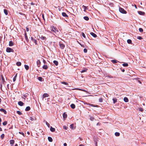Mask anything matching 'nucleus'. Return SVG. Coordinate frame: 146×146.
<instances>
[{
  "instance_id": "21",
  "label": "nucleus",
  "mask_w": 146,
  "mask_h": 146,
  "mask_svg": "<svg viewBox=\"0 0 146 146\" xmlns=\"http://www.w3.org/2000/svg\"><path fill=\"white\" fill-rule=\"evenodd\" d=\"M48 140L50 142H52V138L50 137H48Z\"/></svg>"
},
{
  "instance_id": "40",
  "label": "nucleus",
  "mask_w": 146,
  "mask_h": 146,
  "mask_svg": "<svg viewBox=\"0 0 146 146\" xmlns=\"http://www.w3.org/2000/svg\"><path fill=\"white\" fill-rule=\"evenodd\" d=\"M139 31L141 32H143V30L141 28H139Z\"/></svg>"
},
{
  "instance_id": "13",
  "label": "nucleus",
  "mask_w": 146,
  "mask_h": 146,
  "mask_svg": "<svg viewBox=\"0 0 146 146\" xmlns=\"http://www.w3.org/2000/svg\"><path fill=\"white\" fill-rule=\"evenodd\" d=\"M62 15L64 17H68V16L67 15V14L64 12H63L62 13Z\"/></svg>"
},
{
  "instance_id": "5",
  "label": "nucleus",
  "mask_w": 146,
  "mask_h": 146,
  "mask_svg": "<svg viewBox=\"0 0 146 146\" xmlns=\"http://www.w3.org/2000/svg\"><path fill=\"white\" fill-rule=\"evenodd\" d=\"M37 65L38 67H40L41 64V62L39 60H38L36 62Z\"/></svg>"
},
{
  "instance_id": "51",
  "label": "nucleus",
  "mask_w": 146,
  "mask_h": 146,
  "mask_svg": "<svg viewBox=\"0 0 146 146\" xmlns=\"http://www.w3.org/2000/svg\"><path fill=\"white\" fill-rule=\"evenodd\" d=\"M82 36L84 37V38H85V35L83 33H82Z\"/></svg>"
},
{
  "instance_id": "19",
  "label": "nucleus",
  "mask_w": 146,
  "mask_h": 146,
  "mask_svg": "<svg viewBox=\"0 0 146 146\" xmlns=\"http://www.w3.org/2000/svg\"><path fill=\"white\" fill-rule=\"evenodd\" d=\"M113 104H115L117 102V99L116 98H113L112 99Z\"/></svg>"
},
{
  "instance_id": "54",
  "label": "nucleus",
  "mask_w": 146,
  "mask_h": 146,
  "mask_svg": "<svg viewBox=\"0 0 146 146\" xmlns=\"http://www.w3.org/2000/svg\"><path fill=\"white\" fill-rule=\"evenodd\" d=\"M90 119L92 121H93V120L94 119V118H93V117H91L90 118Z\"/></svg>"
},
{
  "instance_id": "36",
  "label": "nucleus",
  "mask_w": 146,
  "mask_h": 146,
  "mask_svg": "<svg viewBox=\"0 0 146 146\" xmlns=\"http://www.w3.org/2000/svg\"><path fill=\"white\" fill-rule=\"evenodd\" d=\"M62 83L63 84L66 85H67L68 84V83H67V82H62Z\"/></svg>"
},
{
  "instance_id": "41",
  "label": "nucleus",
  "mask_w": 146,
  "mask_h": 146,
  "mask_svg": "<svg viewBox=\"0 0 146 146\" xmlns=\"http://www.w3.org/2000/svg\"><path fill=\"white\" fill-rule=\"evenodd\" d=\"M89 105L90 106H92V107H97V106H95V105H94V104H89Z\"/></svg>"
},
{
  "instance_id": "56",
  "label": "nucleus",
  "mask_w": 146,
  "mask_h": 146,
  "mask_svg": "<svg viewBox=\"0 0 146 146\" xmlns=\"http://www.w3.org/2000/svg\"><path fill=\"white\" fill-rule=\"evenodd\" d=\"M26 30L27 31H29V28L28 27H26Z\"/></svg>"
},
{
  "instance_id": "20",
  "label": "nucleus",
  "mask_w": 146,
  "mask_h": 146,
  "mask_svg": "<svg viewBox=\"0 0 146 146\" xmlns=\"http://www.w3.org/2000/svg\"><path fill=\"white\" fill-rule=\"evenodd\" d=\"M30 109V108L29 106L27 107L25 109L26 111H28Z\"/></svg>"
},
{
  "instance_id": "53",
  "label": "nucleus",
  "mask_w": 146,
  "mask_h": 146,
  "mask_svg": "<svg viewBox=\"0 0 146 146\" xmlns=\"http://www.w3.org/2000/svg\"><path fill=\"white\" fill-rule=\"evenodd\" d=\"M16 78L14 77L13 78V82H15V80H16Z\"/></svg>"
},
{
  "instance_id": "55",
  "label": "nucleus",
  "mask_w": 146,
  "mask_h": 146,
  "mask_svg": "<svg viewBox=\"0 0 146 146\" xmlns=\"http://www.w3.org/2000/svg\"><path fill=\"white\" fill-rule=\"evenodd\" d=\"M84 104H86V105H89V104H90L88 103L87 102H84Z\"/></svg>"
},
{
  "instance_id": "50",
  "label": "nucleus",
  "mask_w": 146,
  "mask_h": 146,
  "mask_svg": "<svg viewBox=\"0 0 146 146\" xmlns=\"http://www.w3.org/2000/svg\"><path fill=\"white\" fill-rule=\"evenodd\" d=\"M53 27H54V26H53ZM54 30H55V29L54 28H52L51 29V31L52 32H54Z\"/></svg>"
},
{
  "instance_id": "4",
  "label": "nucleus",
  "mask_w": 146,
  "mask_h": 146,
  "mask_svg": "<svg viewBox=\"0 0 146 146\" xmlns=\"http://www.w3.org/2000/svg\"><path fill=\"white\" fill-rule=\"evenodd\" d=\"M49 96V95L47 93H44L42 96V98H44L46 97H48Z\"/></svg>"
},
{
  "instance_id": "11",
  "label": "nucleus",
  "mask_w": 146,
  "mask_h": 146,
  "mask_svg": "<svg viewBox=\"0 0 146 146\" xmlns=\"http://www.w3.org/2000/svg\"><path fill=\"white\" fill-rule=\"evenodd\" d=\"M63 116L64 119H65L67 117V114L65 113H64L63 114Z\"/></svg>"
},
{
  "instance_id": "17",
  "label": "nucleus",
  "mask_w": 146,
  "mask_h": 146,
  "mask_svg": "<svg viewBox=\"0 0 146 146\" xmlns=\"http://www.w3.org/2000/svg\"><path fill=\"white\" fill-rule=\"evenodd\" d=\"M24 66H25V69L26 70H28L29 69V67L28 65H25Z\"/></svg>"
},
{
  "instance_id": "23",
  "label": "nucleus",
  "mask_w": 146,
  "mask_h": 146,
  "mask_svg": "<svg viewBox=\"0 0 146 146\" xmlns=\"http://www.w3.org/2000/svg\"><path fill=\"white\" fill-rule=\"evenodd\" d=\"M84 19L86 21H88L89 19V18L88 17L85 16L84 17Z\"/></svg>"
},
{
  "instance_id": "29",
  "label": "nucleus",
  "mask_w": 146,
  "mask_h": 146,
  "mask_svg": "<svg viewBox=\"0 0 146 146\" xmlns=\"http://www.w3.org/2000/svg\"><path fill=\"white\" fill-rule=\"evenodd\" d=\"M123 66L124 67H127L128 66V64L127 63H124L123 64Z\"/></svg>"
},
{
  "instance_id": "22",
  "label": "nucleus",
  "mask_w": 146,
  "mask_h": 146,
  "mask_svg": "<svg viewBox=\"0 0 146 146\" xmlns=\"http://www.w3.org/2000/svg\"><path fill=\"white\" fill-rule=\"evenodd\" d=\"M42 68L44 69H46L48 68V66L46 65H44L42 67Z\"/></svg>"
},
{
  "instance_id": "59",
  "label": "nucleus",
  "mask_w": 146,
  "mask_h": 146,
  "mask_svg": "<svg viewBox=\"0 0 146 146\" xmlns=\"http://www.w3.org/2000/svg\"><path fill=\"white\" fill-rule=\"evenodd\" d=\"M46 124L47 125V126H48V127H49V124H48V123H47V122H46Z\"/></svg>"
},
{
  "instance_id": "3",
  "label": "nucleus",
  "mask_w": 146,
  "mask_h": 146,
  "mask_svg": "<svg viewBox=\"0 0 146 146\" xmlns=\"http://www.w3.org/2000/svg\"><path fill=\"white\" fill-rule=\"evenodd\" d=\"M82 8L84 9V12H86V10L87 9H88V7L87 6H86L84 5H83L82 6Z\"/></svg>"
},
{
  "instance_id": "12",
  "label": "nucleus",
  "mask_w": 146,
  "mask_h": 146,
  "mask_svg": "<svg viewBox=\"0 0 146 146\" xmlns=\"http://www.w3.org/2000/svg\"><path fill=\"white\" fill-rule=\"evenodd\" d=\"M138 13L140 15H143L145 13L143 12H142L141 11H138Z\"/></svg>"
},
{
  "instance_id": "24",
  "label": "nucleus",
  "mask_w": 146,
  "mask_h": 146,
  "mask_svg": "<svg viewBox=\"0 0 146 146\" xmlns=\"http://www.w3.org/2000/svg\"><path fill=\"white\" fill-rule=\"evenodd\" d=\"M60 48L62 49H63L64 47V45L63 44H60Z\"/></svg>"
},
{
  "instance_id": "57",
  "label": "nucleus",
  "mask_w": 146,
  "mask_h": 146,
  "mask_svg": "<svg viewBox=\"0 0 146 146\" xmlns=\"http://www.w3.org/2000/svg\"><path fill=\"white\" fill-rule=\"evenodd\" d=\"M64 146H67V144L66 143H64Z\"/></svg>"
},
{
  "instance_id": "18",
  "label": "nucleus",
  "mask_w": 146,
  "mask_h": 146,
  "mask_svg": "<svg viewBox=\"0 0 146 146\" xmlns=\"http://www.w3.org/2000/svg\"><path fill=\"white\" fill-rule=\"evenodd\" d=\"M13 42L11 41H10L9 42V45L10 46H12L13 45Z\"/></svg>"
},
{
  "instance_id": "27",
  "label": "nucleus",
  "mask_w": 146,
  "mask_h": 146,
  "mask_svg": "<svg viewBox=\"0 0 146 146\" xmlns=\"http://www.w3.org/2000/svg\"><path fill=\"white\" fill-rule=\"evenodd\" d=\"M4 13L6 15H7L8 12H7V10H6V9H4Z\"/></svg>"
},
{
  "instance_id": "31",
  "label": "nucleus",
  "mask_w": 146,
  "mask_h": 146,
  "mask_svg": "<svg viewBox=\"0 0 146 146\" xmlns=\"http://www.w3.org/2000/svg\"><path fill=\"white\" fill-rule=\"evenodd\" d=\"M112 62L113 63H117L118 61L115 60H111Z\"/></svg>"
},
{
  "instance_id": "38",
  "label": "nucleus",
  "mask_w": 146,
  "mask_h": 146,
  "mask_svg": "<svg viewBox=\"0 0 146 146\" xmlns=\"http://www.w3.org/2000/svg\"><path fill=\"white\" fill-rule=\"evenodd\" d=\"M17 113L19 115L22 114L21 113L20 111H17Z\"/></svg>"
},
{
  "instance_id": "1",
  "label": "nucleus",
  "mask_w": 146,
  "mask_h": 146,
  "mask_svg": "<svg viewBox=\"0 0 146 146\" xmlns=\"http://www.w3.org/2000/svg\"><path fill=\"white\" fill-rule=\"evenodd\" d=\"M119 10L120 12L122 13L125 14L127 13V12L121 8L120 7L119 9Z\"/></svg>"
},
{
  "instance_id": "64",
  "label": "nucleus",
  "mask_w": 146,
  "mask_h": 146,
  "mask_svg": "<svg viewBox=\"0 0 146 146\" xmlns=\"http://www.w3.org/2000/svg\"><path fill=\"white\" fill-rule=\"evenodd\" d=\"M79 146H84V145L82 144H80Z\"/></svg>"
},
{
  "instance_id": "42",
  "label": "nucleus",
  "mask_w": 146,
  "mask_h": 146,
  "mask_svg": "<svg viewBox=\"0 0 146 146\" xmlns=\"http://www.w3.org/2000/svg\"><path fill=\"white\" fill-rule=\"evenodd\" d=\"M87 70V69H85L84 70H82L81 72V73H83L84 72H86Z\"/></svg>"
},
{
  "instance_id": "2",
  "label": "nucleus",
  "mask_w": 146,
  "mask_h": 146,
  "mask_svg": "<svg viewBox=\"0 0 146 146\" xmlns=\"http://www.w3.org/2000/svg\"><path fill=\"white\" fill-rule=\"evenodd\" d=\"M6 51L7 52H13L14 50L13 49L9 47H7L6 48Z\"/></svg>"
},
{
  "instance_id": "6",
  "label": "nucleus",
  "mask_w": 146,
  "mask_h": 146,
  "mask_svg": "<svg viewBox=\"0 0 146 146\" xmlns=\"http://www.w3.org/2000/svg\"><path fill=\"white\" fill-rule=\"evenodd\" d=\"M0 111L3 112L5 114H6L7 113L6 111L3 109L1 108L0 109Z\"/></svg>"
},
{
  "instance_id": "26",
  "label": "nucleus",
  "mask_w": 146,
  "mask_h": 146,
  "mask_svg": "<svg viewBox=\"0 0 146 146\" xmlns=\"http://www.w3.org/2000/svg\"><path fill=\"white\" fill-rule=\"evenodd\" d=\"M115 135L116 136H118L120 135V134L119 132H116L115 133Z\"/></svg>"
},
{
  "instance_id": "47",
  "label": "nucleus",
  "mask_w": 146,
  "mask_h": 146,
  "mask_svg": "<svg viewBox=\"0 0 146 146\" xmlns=\"http://www.w3.org/2000/svg\"><path fill=\"white\" fill-rule=\"evenodd\" d=\"M84 53H86L87 52V50L86 48H84Z\"/></svg>"
},
{
  "instance_id": "58",
  "label": "nucleus",
  "mask_w": 146,
  "mask_h": 146,
  "mask_svg": "<svg viewBox=\"0 0 146 146\" xmlns=\"http://www.w3.org/2000/svg\"><path fill=\"white\" fill-rule=\"evenodd\" d=\"M25 38H26V40H27L28 39V37L27 36H25Z\"/></svg>"
},
{
  "instance_id": "14",
  "label": "nucleus",
  "mask_w": 146,
  "mask_h": 146,
  "mask_svg": "<svg viewBox=\"0 0 146 146\" xmlns=\"http://www.w3.org/2000/svg\"><path fill=\"white\" fill-rule=\"evenodd\" d=\"M72 109H74L75 108V106L74 104H72L70 105Z\"/></svg>"
},
{
  "instance_id": "37",
  "label": "nucleus",
  "mask_w": 146,
  "mask_h": 146,
  "mask_svg": "<svg viewBox=\"0 0 146 146\" xmlns=\"http://www.w3.org/2000/svg\"><path fill=\"white\" fill-rule=\"evenodd\" d=\"M7 124V122L6 121H5L3 123V124L4 125H6Z\"/></svg>"
},
{
  "instance_id": "16",
  "label": "nucleus",
  "mask_w": 146,
  "mask_h": 146,
  "mask_svg": "<svg viewBox=\"0 0 146 146\" xmlns=\"http://www.w3.org/2000/svg\"><path fill=\"white\" fill-rule=\"evenodd\" d=\"M16 65L18 66H20L21 65V63L20 62H18L16 63Z\"/></svg>"
},
{
  "instance_id": "60",
  "label": "nucleus",
  "mask_w": 146,
  "mask_h": 146,
  "mask_svg": "<svg viewBox=\"0 0 146 146\" xmlns=\"http://www.w3.org/2000/svg\"><path fill=\"white\" fill-rule=\"evenodd\" d=\"M42 18H43V19H44V15L43 14L42 15Z\"/></svg>"
},
{
  "instance_id": "30",
  "label": "nucleus",
  "mask_w": 146,
  "mask_h": 146,
  "mask_svg": "<svg viewBox=\"0 0 146 146\" xmlns=\"http://www.w3.org/2000/svg\"><path fill=\"white\" fill-rule=\"evenodd\" d=\"M127 42L129 44H131V40L130 39H128L127 40Z\"/></svg>"
},
{
  "instance_id": "61",
  "label": "nucleus",
  "mask_w": 146,
  "mask_h": 146,
  "mask_svg": "<svg viewBox=\"0 0 146 146\" xmlns=\"http://www.w3.org/2000/svg\"><path fill=\"white\" fill-rule=\"evenodd\" d=\"M43 61L44 64H45L46 63V61L44 60H43Z\"/></svg>"
},
{
  "instance_id": "44",
  "label": "nucleus",
  "mask_w": 146,
  "mask_h": 146,
  "mask_svg": "<svg viewBox=\"0 0 146 146\" xmlns=\"http://www.w3.org/2000/svg\"><path fill=\"white\" fill-rule=\"evenodd\" d=\"M137 39H139V40H141L142 39V38L141 36H138L137 37Z\"/></svg>"
},
{
  "instance_id": "35",
  "label": "nucleus",
  "mask_w": 146,
  "mask_h": 146,
  "mask_svg": "<svg viewBox=\"0 0 146 146\" xmlns=\"http://www.w3.org/2000/svg\"><path fill=\"white\" fill-rule=\"evenodd\" d=\"M138 109L139 110V111H141L143 112V109L141 108H139Z\"/></svg>"
},
{
  "instance_id": "28",
  "label": "nucleus",
  "mask_w": 146,
  "mask_h": 146,
  "mask_svg": "<svg viewBox=\"0 0 146 146\" xmlns=\"http://www.w3.org/2000/svg\"><path fill=\"white\" fill-rule=\"evenodd\" d=\"M35 118L34 117H30V119L31 121H33L35 119Z\"/></svg>"
},
{
  "instance_id": "9",
  "label": "nucleus",
  "mask_w": 146,
  "mask_h": 146,
  "mask_svg": "<svg viewBox=\"0 0 146 146\" xmlns=\"http://www.w3.org/2000/svg\"><path fill=\"white\" fill-rule=\"evenodd\" d=\"M18 104L19 106H22L23 105L24 103L22 102L19 101L18 102Z\"/></svg>"
},
{
  "instance_id": "39",
  "label": "nucleus",
  "mask_w": 146,
  "mask_h": 146,
  "mask_svg": "<svg viewBox=\"0 0 146 146\" xmlns=\"http://www.w3.org/2000/svg\"><path fill=\"white\" fill-rule=\"evenodd\" d=\"M73 127H74V124H72L70 125V128L71 129H73Z\"/></svg>"
},
{
  "instance_id": "7",
  "label": "nucleus",
  "mask_w": 146,
  "mask_h": 146,
  "mask_svg": "<svg viewBox=\"0 0 146 146\" xmlns=\"http://www.w3.org/2000/svg\"><path fill=\"white\" fill-rule=\"evenodd\" d=\"M124 101L126 102H127L129 101L128 98L126 97H125L123 98Z\"/></svg>"
},
{
  "instance_id": "46",
  "label": "nucleus",
  "mask_w": 146,
  "mask_h": 146,
  "mask_svg": "<svg viewBox=\"0 0 146 146\" xmlns=\"http://www.w3.org/2000/svg\"><path fill=\"white\" fill-rule=\"evenodd\" d=\"M99 101L100 102H103V99L102 98H100L99 99Z\"/></svg>"
},
{
  "instance_id": "52",
  "label": "nucleus",
  "mask_w": 146,
  "mask_h": 146,
  "mask_svg": "<svg viewBox=\"0 0 146 146\" xmlns=\"http://www.w3.org/2000/svg\"><path fill=\"white\" fill-rule=\"evenodd\" d=\"M58 64V62L55 60V65L57 66Z\"/></svg>"
},
{
  "instance_id": "32",
  "label": "nucleus",
  "mask_w": 146,
  "mask_h": 146,
  "mask_svg": "<svg viewBox=\"0 0 146 146\" xmlns=\"http://www.w3.org/2000/svg\"><path fill=\"white\" fill-rule=\"evenodd\" d=\"M50 130L51 131H54L55 130V129L51 127L50 128Z\"/></svg>"
},
{
  "instance_id": "34",
  "label": "nucleus",
  "mask_w": 146,
  "mask_h": 146,
  "mask_svg": "<svg viewBox=\"0 0 146 146\" xmlns=\"http://www.w3.org/2000/svg\"><path fill=\"white\" fill-rule=\"evenodd\" d=\"M45 37H44V36H41L40 37V38H41L42 40H44L45 39Z\"/></svg>"
},
{
  "instance_id": "48",
  "label": "nucleus",
  "mask_w": 146,
  "mask_h": 146,
  "mask_svg": "<svg viewBox=\"0 0 146 146\" xmlns=\"http://www.w3.org/2000/svg\"><path fill=\"white\" fill-rule=\"evenodd\" d=\"M19 133L21 134H22L23 136L25 137L24 133L23 132H19Z\"/></svg>"
},
{
  "instance_id": "62",
  "label": "nucleus",
  "mask_w": 146,
  "mask_h": 146,
  "mask_svg": "<svg viewBox=\"0 0 146 146\" xmlns=\"http://www.w3.org/2000/svg\"><path fill=\"white\" fill-rule=\"evenodd\" d=\"M31 5H34V4L33 3H31Z\"/></svg>"
},
{
  "instance_id": "25",
  "label": "nucleus",
  "mask_w": 146,
  "mask_h": 146,
  "mask_svg": "<svg viewBox=\"0 0 146 146\" xmlns=\"http://www.w3.org/2000/svg\"><path fill=\"white\" fill-rule=\"evenodd\" d=\"M14 143V141L13 140H11L10 141V143L13 145Z\"/></svg>"
},
{
  "instance_id": "8",
  "label": "nucleus",
  "mask_w": 146,
  "mask_h": 146,
  "mask_svg": "<svg viewBox=\"0 0 146 146\" xmlns=\"http://www.w3.org/2000/svg\"><path fill=\"white\" fill-rule=\"evenodd\" d=\"M90 34L91 35H92L94 37H96L97 36L93 32H91L90 33Z\"/></svg>"
},
{
  "instance_id": "43",
  "label": "nucleus",
  "mask_w": 146,
  "mask_h": 146,
  "mask_svg": "<svg viewBox=\"0 0 146 146\" xmlns=\"http://www.w3.org/2000/svg\"><path fill=\"white\" fill-rule=\"evenodd\" d=\"M63 128L65 130H67L68 129V127L66 126H63Z\"/></svg>"
},
{
  "instance_id": "10",
  "label": "nucleus",
  "mask_w": 146,
  "mask_h": 146,
  "mask_svg": "<svg viewBox=\"0 0 146 146\" xmlns=\"http://www.w3.org/2000/svg\"><path fill=\"white\" fill-rule=\"evenodd\" d=\"M72 90H81V91H84V92H87V91L86 90H84L81 89H80V88H75V89H73Z\"/></svg>"
},
{
  "instance_id": "45",
  "label": "nucleus",
  "mask_w": 146,
  "mask_h": 146,
  "mask_svg": "<svg viewBox=\"0 0 146 146\" xmlns=\"http://www.w3.org/2000/svg\"><path fill=\"white\" fill-rule=\"evenodd\" d=\"M4 137V134H3L1 135V138L2 139H3V138Z\"/></svg>"
},
{
  "instance_id": "33",
  "label": "nucleus",
  "mask_w": 146,
  "mask_h": 146,
  "mask_svg": "<svg viewBox=\"0 0 146 146\" xmlns=\"http://www.w3.org/2000/svg\"><path fill=\"white\" fill-rule=\"evenodd\" d=\"M38 79L40 81H42V78L41 77H38Z\"/></svg>"
},
{
  "instance_id": "15",
  "label": "nucleus",
  "mask_w": 146,
  "mask_h": 146,
  "mask_svg": "<svg viewBox=\"0 0 146 146\" xmlns=\"http://www.w3.org/2000/svg\"><path fill=\"white\" fill-rule=\"evenodd\" d=\"M1 78L2 79V83L3 84H4L5 82L2 75H1Z\"/></svg>"
},
{
  "instance_id": "63",
  "label": "nucleus",
  "mask_w": 146,
  "mask_h": 146,
  "mask_svg": "<svg viewBox=\"0 0 146 146\" xmlns=\"http://www.w3.org/2000/svg\"><path fill=\"white\" fill-rule=\"evenodd\" d=\"M79 44L81 46L83 47H84L83 45L81 44L80 43H79Z\"/></svg>"
},
{
  "instance_id": "49",
  "label": "nucleus",
  "mask_w": 146,
  "mask_h": 146,
  "mask_svg": "<svg viewBox=\"0 0 146 146\" xmlns=\"http://www.w3.org/2000/svg\"><path fill=\"white\" fill-rule=\"evenodd\" d=\"M32 41L34 42H35V44H36V40H35V39H33V40H32Z\"/></svg>"
}]
</instances>
